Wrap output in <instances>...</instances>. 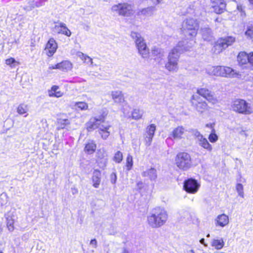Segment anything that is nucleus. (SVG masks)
Returning <instances> with one entry per match:
<instances>
[{"label":"nucleus","instance_id":"41","mask_svg":"<svg viewBox=\"0 0 253 253\" xmlns=\"http://www.w3.org/2000/svg\"><path fill=\"white\" fill-rule=\"evenodd\" d=\"M236 189L239 196L242 198L244 197L243 186L241 183H237L236 185Z\"/></svg>","mask_w":253,"mask_h":253},{"label":"nucleus","instance_id":"44","mask_svg":"<svg viewBox=\"0 0 253 253\" xmlns=\"http://www.w3.org/2000/svg\"><path fill=\"white\" fill-rule=\"evenodd\" d=\"M110 127L111 126L109 125L105 126L104 125H101L99 123L98 127V132H99V131H104L106 130H109L110 129Z\"/></svg>","mask_w":253,"mask_h":253},{"label":"nucleus","instance_id":"62","mask_svg":"<svg viewBox=\"0 0 253 253\" xmlns=\"http://www.w3.org/2000/svg\"><path fill=\"white\" fill-rule=\"evenodd\" d=\"M122 253H129L126 249H124Z\"/></svg>","mask_w":253,"mask_h":253},{"label":"nucleus","instance_id":"11","mask_svg":"<svg viewBox=\"0 0 253 253\" xmlns=\"http://www.w3.org/2000/svg\"><path fill=\"white\" fill-rule=\"evenodd\" d=\"M156 131V126L154 124H151L148 126L144 133V141L145 145L149 146L152 142Z\"/></svg>","mask_w":253,"mask_h":253},{"label":"nucleus","instance_id":"4","mask_svg":"<svg viewBox=\"0 0 253 253\" xmlns=\"http://www.w3.org/2000/svg\"><path fill=\"white\" fill-rule=\"evenodd\" d=\"M131 37L134 40L139 54L144 58H147L149 53V50L143 38L139 33L134 32H131Z\"/></svg>","mask_w":253,"mask_h":253},{"label":"nucleus","instance_id":"23","mask_svg":"<svg viewBox=\"0 0 253 253\" xmlns=\"http://www.w3.org/2000/svg\"><path fill=\"white\" fill-rule=\"evenodd\" d=\"M59 69L64 72L70 71L73 68L72 63L69 60H64L58 63Z\"/></svg>","mask_w":253,"mask_h":253},{"label":"nucleus","instance_id":"64","mask_svg":"<svg viewBox=\"0 0 253 253\" xmlns=\"http://www.w3.org/2000/svg\"><path fill=\"white\" fill-rule=\"evenodd\" d=\"M74 190L75 191V192H73V194H75V193H77V189H75Z\"/></svg>","mask_w":253,"mask_h":253},{"label":"nucleus","instance_id":"49","mask_svg":"<svg viewBox=\"0 0 253 253\" xmlns=\"http://www.w3.org/2000/svg\"><path fill=\"white\" fill-rule=\"evenodd\" d=\"M110 180H111V182H112V183H113V184L116 183V181H117V175H116V174L115 172H113L110 175Z\"/></svg>","mask_w":253,"mask_h":253},{"label":"nucleus","instance_id":"17","mask_svg":"<svg viewBox=\"0 0 253 253\" xmlns=\"http://www.w3.org/2000/svg\"><path fill=\"white\" fill-rule=\"evenodd\" d=\"M103 121L104 119L103 118H100L99 119L94 118L93 119H91L86 125L87 130L89 131L98 128L99 122H103Z\"/></svg>","mask_w":253,"mask_h":253},{"label":"nucleus","instance_id":"48","mask_svg":"<svg viewBox=\"0 0 253 253\" xmlns=\"http://www.w3.org/2000/svg\"><path fill=\"white\" fill-rule=\"evenodd\" d=\"M97 157L100 159H103L104 163H106L107 160L105 158L106 156L105 153L104 152H102L100 150H99L97 153Z\"/></svg>","mask_w":253,"mask_h":253},{"label":"nucleus","instance_id":"20","mask_svg":"<svg viewBox=\"0 0 253 253\" xmlns=\"http://www.w3.org/2000/svg\"><path fill=\"white\" fill-rule=\"evenodd\" d=\"M6 217V225L9 231L12 232L14 229V223L15 221V217L12 212L7 213Z\"/></svg>","mask_w":253,"mask_h":253},{"label":"nucleus","instance_id":"18","mask_svg":"<svg viewBox=\"0 0 253 253\" xmlns=\"http://www.w3.org/2000/svg\"><path fill=\"white\" fill-rule=\"evenodd\" d=\"M92 181L93 183V186L94 188H98L101 181V172L99 170L95 169L93 171Z\"/></svg>","mask_w":253,"mask_h":253},{"label":"nucleus","instance_id":"38","mask_svg":"<svg viewBox=\"0 0 253 253\" xmlns=\"http://www.w3.org/2000/svg\"><path fill=\"white\" fill-rule=\"evenodd\" d=\"M75 106L80 110H86L88 109V104L84 102H77L75 103Z\"/></svg>","mask_w":253,"mask_h":253},{"label":"nucleus","instance_id":"43","mask_svg":"<svg viewBox=\"0 0 253 253\" xmlns=\"http://www.w3.org/2000/svg\"><path fill=\"white\" fill-rule=\"evenodd\" d=\"M213 132H212L209 137V139L211 142L213 143L216 142L218 139L217 135L215 133V131L213 130Z\"/></svg>","mask_w":253,"mask_h":253},{"label":"nucleus","instance_id":"14","mask_svg":"<svg viewBox=\"0 0 253 253\" xmlns=\"http://www.w3.org/2000/svg\"><path fill=\"white\" fill-rule=\"evenodd\" d=\"M219 70V76L234 77L238 74L234 70L229 67L220 66Z\"/></svg>","mask_w":253,"mask_h":253},{"label":"nucleus","instance_id":"42","mask_svg":"<svg viewBox=\"0 0 253 253\" xmlns=\"http://www.w3.org/2000/svg\"><path fill=\"white\" fill-rule=\"evenodd\" d=\"M69 124L70 122L68 119H60L58 121V129L64 128L67 125Z\"/></svg>","mask_w":253,"mask_h":253},{"label":"nucleus","instance_id":"19","mask_svg":"<svg viewBox=\"0 0 253 253\" xmlns=\"http://www.w3.org/2000/svg\"><path fill=\"white\" fill-rule=\"evenodd\" d=\"M111 95L115 103L121 104L125 101L124 95L121 91L118 90L112 91Z\"/></svg>","mask_w":253,"mask_h":253},{"label":"nucleus","instance_id":"7","mask_svg":"<svg viewBox=\"0 0 253 253\" xmlns=\"http://www.w3.org/2000/svg\"><path fill=\"white\" fill-rule=\"evenodd\" d=\"M235 41L236 38L233 36L220 38L216 42L213 51L215 53L218 54L229 46L231 45Z\"/></svg>","mask_w":253,"mask_h":253},{"label":"nucleus","instance_id":"54","mask_svg":"<svg viewBox=\"0 0 253 253\" xmlns=\"http://www.w3.org/2000/svg\"><path fill=\"white\" fill-rule=\"evenodd\" d=\"M49 70H52V69H59V66L58 64H56L55 65H50L49 66Z\"/></svg>","mask_w":253,"mask_h":253},{"label":"nucleus","instance_id":"37","mask_svg":"<svg viewBox=\"0 0 253 253\" xmlns=\"http://www.w3.org/2000/svg\"><path fill=\"white\" fill-rule=\"evenodd\" d=\"M206 99L210 103L214 105L218 103V99L212 92L208 95Z\"/></svg>","mask_w":253,"mask_h":253},{"label":"nucleus","instance_id":"60","mask_svg":"<svg viewBox=\"0 0 253 253\" xmlns=\"http://www.w3.org/2000/svg\"><path fill=\"white\" fill-rule=\"evenodd\" d=\"M200 242L202 244H203L205 246H207V245H206L205 243V239H201L200 241Z\"/></svg>","mask_w":253,"mask_h":253},{"label":"nucleus","instance_id":"6","mask_svg":"<svg viewBox=\"0 0 253 253\" xmlns=\"http://www.w3.org/2000/svg\"><path fill=\"white\" fill-rule=\"evenodd\" d=\"M111 11L119 15L127 17L132 16L134 13L133 5L128 3L115 4L111 7Z\"/></svg>","mask_w":253,"mask_h":253},{"label":"nucleus","instance_id":"12","mask_svg":"<svg viewBox=\"0 0 253 253\" xmlns=\"http://www.w3.org/2000/svg\"><path fill=\"white\" fill-rule=\"evenodd\" d=\"M213 11L217 14L223 12L226 7L224 0H211Z\"/></svg>","mask_w":253,"mask_h":253},{"label":"nucleus","instance_id":"50","mask_svg":"<svg viewBox=\"0 0 253 253\" xmlns=\"http://www.w3.org/2000/svg\"><path fill=\"white\" fill-rule=\"evenodd\" d=\"M16 62L15 60L13 58H10L8 59H7L5 60V64L7 65L11 66V65L14 63Z\"/></svg>","mask_w":253,"mask_h":253},{"label":"nucleus","instance_id":"35","mask_svg":"<svg viewBox=\"0 0 253 253\" xmlns=\"http://www.w3.org/2000/svg\"><path fill=\"white\" fill-rule=\"evenodd\" d=\"M211 91L207 88H199L197 89V93L205 99L211 93Z\"/></svg>","mask_w":253,"mask_h":253},{"label":"nucleus","instance_id":"29","mask_svg":"<svg viewBox=\"0 0 253 253\" xmlns=\"http://www.w3.org/2000/svg\"><path fill=\"white\" fill-rule=\"evenodd\" d=\"M224 245V242L222 238L213 239L211 242V246L216 250H221Z\"/></svg>","mask_w":253,"mask_h":253},{"label":"nucleus","instance_id":"57","mask_svg":"<svg viewBox=\"0 0 253 253\" xmlns=\"http://www.w3.org/2000/svg\"><path fill=\"white\" fill-rule=\"evenodd\" d=\"M55 92L53 91L52 90H50L48 91V95L50 97H55V95H54Z\"/></svg>","mask_w":253,"mask_h":253},{"label":"nucleus","instance_id":"16","mask_svg":"<svg viewBox=\"0 0 253 253\" xmlns=\"http://www.w3.org/2000/svg\"><path fill=\"white\" fill-rule=\"evenodd\" d=\"M186 130L182 126H178L173 129L170 135L174 139L179 140L183 138Z\"/></svg>","mask_w":253,"mask_h":253},{"label":"nucleus","instance_id":"5","mask_svg":"<svg viewBox=\"0 0 253 253\" xmlns=\"http://www.w3.org/2000/svg\"><path fill=\"white\" fill-rule=\"evenodd\" d=\"M233 111L242 114L249 115L253 112V109L250 104L243 99H236L231 104Z\"/></svg>","mask_w":253,"mask_h":253},{"label":"nucleus","instance_id":"47","mask_svg":"<svg viewBox=\"0 0 253 253\" xmlns=\"http://www.w3.org/2000/svg\"><path fill=\"white\" fill-rule=\"evenodd\" d=\"M99 133L101 135V137L103 139H106L110 134V132L109 130L104 131H99Z\"/></svg>","mask_w":253,"mask_h":253},{"label":"nucleus","instance_id":"33","mask_svg":"<svg viewBox=\"0 0 253 253\" xmlns=\"http://www.w3.org/2000/svg\"><path fill=\"white\" fill-rule=\"evenodd\" d=\"M143 111L139 109H134L131 113L132 117L133 119L139 120L142 118Z\"/></svg>","mask_w":253,"mask_h":253},{"label":"nucleus","instance_id":"30","mask_svg":"<svg viewBox=\"0 0 253 253\" xmlns=\"http://www.w3.org/2000/svg\"><path fill=\"white\" fill-rule=\"evenodd\" d=\"M191 219V216L188 211H181L179 213L180 221L187 223Z\"/></svg>","mask_w":253,"mask_h":253},{"label":"nucleus","instance_id":"27","mask_svg":"<svg viewBox=\"0 0 253 253\" xmlns=\"http://www.w3.org/2000/svg\"><path fill=\"white\" fill-rule=\"evenodd\" d=\"M76 55L84 63H86V64H90V66H93L92 59L88 55L83 53L81 51H78L76 53Z\"/></svg>","mask_w":253,"mask_h":253},{"label":"nucleus","instance_id":"13","mask_svg":"<svg viewBox=\"0 0 253 253\" xmlns=\"http://www.w3.org/2000/svg\"><path fill=\"white\" fill-rule=\"evenodd\" d=\"M57 48V44L53 38L49 40L46 44L45 50L48 56H52L56 52Z\"/></svg>","mask_w":253,"mask_h":253},{"label":"nucleus","instance_id":"63","mask_svg":"<svg viewBox=\"0 0 253 253\" xmlns=\"http://www.w3.org/2000/svg\"><path fill=\"white\" fill-rule=\"evenodd\" d=\"M251 3L253 4V0H249Z\"/></svg>","mask_w":253,"mask_h":253},{"label":"nucleus","instance_id":"53","mask_svg":"<svg viewBox=\"0 0 253 253\" xmlns=\"http://www.w3.org/2000/svg\"><path fill=\"white\" fill-rule=\"evenodd\" d=\"M54 95H55V97L58 98L62 96L63 95V93L61 91H55Z\"/></svg>","mask_w":253,"mask_h":253},{"label":"nucleus","instance_id":"3","mask_svg":"<svg viewBox=\"0 0 253 253\" xmlns=\"http://www.w3.org/2000/svg\"><path fill=\"white\" fill-rule=\"evenodd\" d=\"M199 28V22L196 19L188 18L183 22L182 30L184 34L193 38L197 35Z\"/></svg>","mask_w":253,"mask_h":253},{"label":"nucleus","instance_id":"39","mask_svg":"<svg viewBox=\"0 0 253 253\" xmlns=\"http://www.w3.org/2000/svg\"><path fill=\"white\" fill-rule=\"evenodd\" d=\"M123 159V153L120 151H118L115 154L113 160L117 163H120L122 161Z\"/></svg>","mask_w":253,"mask_h":253},{"label":"nucleus","instance_id":"58","mask_svg":"<svg viewBox=\"0 0 253 253\" xmlns=\"http://www.w3.org/2000/svg\"><path fill=\"white\" fill-rule=\"evenodd\" d=\"M151 0L152 1H153L154 2V3L156 4H158L160 3L163 0Z\"/></svg>","mask_w":253,"mask_h":253},{"label":"nucleus","instance_id":"26","mask_svg":"<svg viewBox=\"0 0 253 253\" xmlns=\"http://www.w3.org/2000/svg\"><path fill=\"white\" fill-rule=\"evenodd\" d=\"M237 60L241 65L245 64L247 62L249 63V55L245 52H240L237 56Z\"/></svg>","mask_w":253,"mask_h":253},{"label":"nucleus","instance_id":"59","mask_svg":"<svg viewBox=\"0 0 253 253\" xmlns=\"http://www.w3.org/2000/svg\"><path fill=\"white\" fill-rule=\"evenodd\" d=\"M236 130L240 133L242 134V132H244V130L242 128H237Z\"/></svg>","mask_w":253,"mask_h":253},{"label":"nucleus","instance_id":"24","mask_svg":"<svg viewBox=\"0 0 253 253\" xmlns=\"http://www.w3.org/2000/svg\"><path fill=\"white\" fill-rule=\"evenodd\" d=\"M43 0H32L29 2V5L26 6L24 9L28 11L31 10L35 7L42 6L43 4Z\"/></svg>","mask_w":253,"mask_h":253},{"label":"nucleus","instance_id":"55","mask_svg":"<svg viewBox=\"0 0 253 253\" xmlns=\"http://www.w3.org/2000/svg\"><path fill=\"white\" fill-rule=\"evenodd\" d=\"M249 63L253 66V52L249 54Z\"/></svg>","mask_w":253,"mask_h":253},{"label":"nucleus","instance_id":"22","mask_svg":"<svg viewBox=\"0 0 253 253\" xmlns=\"http://www.w3.org/2000/svg\"><path fill=\"white\" fill-rule=\"evenodd\" d=\"M143 177H148L151 180H155L157 177L156 169L154 168H151L142 173Z\"/></svg>","mask_w":253,"mask_h":253},{"label":"nucleus","instance_id":"32","mask_svg":"<svg viewBox=\"0 0 253 253\" xmlns=\"http://www.w3.org/2000/svg\"><path fill=\"white\" fill-rule=\"evenodd\" d=\"M96 148V144L93 141H91L86 144L84 150L88 153L92 154L95 151Z\"/></svg>","mask_w":253,"mask_h":253},{"label":"nucleus","instance_id":"45","mask_svg":"<svg viewBox=\"0 0 253 253\" xmlns=\"http://www.w3.org/2000/svg\"><path fill=\"white\" fill-rule=\"evenodd\" d=\"M245 35L250 38H252L253 36V26H249L248 27L247 30L245 33Z\"/></svg>","mask_w":253,"mask_h":253},{"label":"nucleus","instance_id":"56","mask_svg":"<svg viewBox=\"0 0 253 253\" xmlns=\"http://www.w3.org/2000/svg\"><path fill=\"white\" fill-rule=\"evenodd\" d=\"M59 89V86L57 85H53L51 87V90H52L53 91L55 92V91H57V90Z\"/></svg>","mask_w":253,"mask_h":253},{"label":"nucleus","instance_id":"36","mask_svg":"<svg viewBox=\"0 0 253 253\" xmlns=\"http://www.w3.org/2000/svg\"><path fill=\"white\" fill-rule=\"evenodd\" d=\"M28 110V105L25 104H21L17 108V112L20 115L27 113Z\"/></svg>","mask_w":253,"mask_h":253},{"label":"nucleus","instance_id":"31","mask_svg":"<svg viewBox=\"0 0 253 253\" xmlns=\"http://www.w3.org/2000/svg\"><path fill=\"white\" fill-rule=\"evenodd\" d=\"M219 68L220 66L210 67L207 69V72L210 75L219 76L220 74Z\"/></svg>","mask_w":253,"mask_h":253},{"label":"nucleus","instance_id":"52","mask_svg":"<svg viewBox=\"0 0 253 253\" xmlns=\"http://www.w3.org/2000/svg\"><path fill=\"white\" fill-rule=\"evenodd\" d=\"M90 245L93 246L95 248L97 247V242L96 239H94L90 241Z\"/></svg>","mask_w":253,"mask_h":253},{"label":"nucleus","instance_id":"1","mask_svg":"<svg viewBox=\"0 0 253 253\" xmlns=\"http://www.w3.org/2000/svg\"><path fill=\"white\" fill-rule=\"evenodd\" d=\"M185 42H179L169 52L168 61L165 64V68L169 72H176L178 69V62L180 55L184 51H187L193 46H184Z\"/></svg>","mask_w":253,"mask_h":253},{"label":"nucleus","instance_id":"10","mask_svg":"<svg viewBox=\"0 0 253 253\" xmlns=\"http://www.w3.org/2000/svg\"><path fill=\"white\" fill-rule=\"evenodd\" d=\"M200 186L196 180L190 178L184 182L183 187L187 192L194 194L198 191Z\"/></svg>","mask_w":253,"mask_h":253},{"label":"nucleus","instance_id":"51","mask_svg":"<svg viewBox=\"0 0 253 253\" xmlns=\"http://www.w3.org/2000/svg\"><path fill=\"white\" fill-rule=\"evenodd\" d=\"M0 199L1 200H4L5 202H2L1 203V205H3L5 204L7 201V194L5 193H2L0 195Z\"/></svg>","mask_w":253,"mask_h":253},{"label":"nucleus","instance_id":"9","mask_svg":"<svg viewBox=\"0 0 253 253\" xmlns=\"http://www.w3.org/2000/svg\"><path fill=\"white\" fill-rule=\"evenodd\" d=\"M191 103L194 109L200 114H202L208 109L207 103L199 95L194 94L191 98Z\"/></svg>","mask_w":253,"mask_h":253},{"label":"nucleus","instance_id":"28","mask_svg":"<svg viewBox=\"0 0 253 253\" xmlns=\"http://www.w3.org/2000/svg\"><path fill=\"white\" fill-rule=\"evenodd\" d=\"M156 8L154 6H149L145 8H143L139 12V14L146 16H152Z\"/></svg>","mask_w":253,"mask_h":253},{"label":"nucleus","instance_id":"21","mask_svg":"<svg viewBox=\"0 0 253 253\" xmlns=\"http://www.w3.org/2000/svg\"><path fill=\"white\" fill-rule=\"evenodd\" d=\"M201 33L202 38L205 41H211L212 39V34L211 29L209 27L202 28Z\"/></svg>","mask_w":253,"mask_h":253},{"label":"nucleus","instance_id":"46","mask_svg":"<svg viewBox=\"0 0 253 253\" xmlns=\"http://www.w3.org/2000/svg\"><path fill=\"white\" fill-rule=\"evenodd\" d=\"M191 132L192 134L196 137L197 141L200 139L201 137H203V135L197 129L192 130Z\"/></svg>","mask_w":253,"mask_h":253},{"label":"nucleus","instance_id":"34","mask_svg":"<svg viewBox=\"0 0 253 253\" xmlns=\"http://www.w3.org/2000/svg\"><path fill=\"white\" fill-rule=\"evenodd\" d=\"M60 27L61 29L58 31L59 33H61L68 37H70L71 35V32L66 27L65 24L63 23H60Z\"/></svg>","mask_w":253,"mask_h":253},{"label":"nucleus","instance_id":"61","mask_svg":"<svg viewBox=\"0 0 253 253\" xmlns=\"http://www.w3.org/2000/svg\"><path fill=\"white\" fill-rule=\"evenodd\" d=\"M206 126L210 128H212L213 127V124L211 123L207 124L206 125Z\"/></svg>","mask_w":253,"mask_h":253},{"label":"nucleus","instance_id":"40","mask_svg":"<svg viewBox=\"0 0 253 253\" xmlns=\"http://www.w3.org/2000/svg\"><path fill=\"white\" fill-rule=\"evenodd\" d=\"M133 166V159L132 157L128 154L126 158V167L127 170H129L131 169Z\"/></svg>","mask_w":253,"mask_h":253},{"label":"nucleus","instance_id":"25","mask_svg":"<svg viewBox=\"0 0 253 253\" xmlns=\"http://www.w3.org/2000/svg\"><path fill=\"white\" fill-rule=\"evenodd\" d=\"M197 142L198 143V144L202 147L203 148L206 149L208 151H211L212 150V146L209 143L207 139L204 137H201L200 139L197 140Z\"/></svg>","mask_w":253,"mask_h":253},{"label":"nucleus","instance_id":"8","mask_svg":"<svg viewBox=\"0 0 253 253\" xmlns=\"http://www.w3.org/2000/svg\"><path fill=\"white\" fill-rule=\"evenodd\" d=\"M176 165L180 169L186 170L191 166V159L189 154L185 152L177 154L175 159Z\"/></svg>","mask_w":253,"mask_h":253},{"label":"nucleus","instance_id":"2","mask_svg":"<svg viewBox=\"0 0 253 253\" xmlns=\"http://www.w3.org/2000/svg\"><path fill=\"white\" fill-rule=\"evenodd\" d=\"M167 211L163 209H154L150 215L147 216V222L152 228H158L163 225L168 219Z\"/></svg>","mask_w":253,"mask_h":253},{"label":"nucleus","instance_id":"15","mask_svg":"<svg viewBox=\"0 0 253 253\" xmlns=\"http://www.w3.org/2000/svg\"><path fill=\"white\" fill-rule=\"evenodd\" d=\"M229 222V217L224 213L218 215L215 219V224L217 226L224 227L227 225Z\"/></svg>","mask_w":253,"mask_h":253}]
</instances>
